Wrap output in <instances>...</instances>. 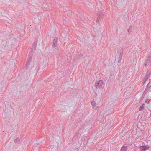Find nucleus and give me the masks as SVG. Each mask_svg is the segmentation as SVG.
Returning <instances> with one entry per match:
<instances>
[{
	"instance_id": "1",
	"label": "nucleus",
	"mask_w": 151,
	"mask_h": 151,
	"mask_svg": "<svg viewBox=\"0 0 151 151\" xmlns=\"http://www.w3.org/2000/svg\"><path fill=\"white\" fill-rule=\"evenodd\" d=\"M145 67H149L151 65V53L149 55L144 63Z\"/></svg>"
},
{
	"instance_id": "2",
	"label": "nucleus",
	"mask_w": 151,
	"mask_h": 151,
	"mask_svg": "<svg viewBox=\"0 0 151 151\" xmlns=\"http://www.w3.org/2000/svg\"><path fill=\"white\" fill-rule=\"evenodd\" d=\"M103 83V81L102 80H100L97 83L95 84V87L97 89H99L102 86Z\"/></svg>"
},
{
	"instance_id": "3",
	"label": "nucleus",
	"mask_w": 151,
	"mask_h": 151,
	"mask_svg": "<svg viewBox=\"0 0 151 151\" xmlns=\"http://www.w3.org/2000/svg\"><path fill=\"white\" fill-rule=\"evenodd\" d=\"M150 73L149 72L147 71V72L146 74L144 80L145 81L144 84L145 83V81H146L148 79V78L149 77L150 75Z\"/></svg>"
},
{
	"instance_id": "4",
	"label": "nucleus",
	"mask_w": 151,
	"mask_h": 151,
	"mask_svg": "<svg viewBox=\"0 0 151 151\" xmlns=\"http://www.w3.org/2000/svg\"><path fill=\"white\" fill-rule=\"evenodd\" d=\"M151 87V83H148V84H147V87H146L145 89V90L144 93H147L146 91H147V89H148V90H149L150 91H151L150 90V89L149 88Z\"/></svg>"
},
{
	"instance_id": "5",
	"label": "nucleus",
	"mask_w": 151,
	"mask_h": 151,
	"mask_svg": "<svg viewBox=\"0 0 151 151\" xmlns=\"http://www.w3.org/2000/svg\"><path fill=\"white\" fill-rule=\"evenodd\" d=\"M37 44V42L36 41L35 42L33 43V44L32 45V50H35L36 48Z\"/></svg>"
},
{
	"instance_id": "6",
	"label": "nucleus",
	"mask_w": 151,
	"mask_h": 151,
	"mask_svg": "<svg viewBox=\"0 0 151 151\" xmlns=\"http://www.w3.org/2000/svg\"><path fill=\"white\" fill-rule=\"evenodd\" d=\"M148 147L146 146H142L140 147V149L141 151H145L146 150H148L149 148Z\"/></svg>"
},
{
	"instance_id": "7",
	"label": "nucleus",
	"mask_w": 151,
	"mask_h": 151,
	"mask_svg": "<svg viewBox=\"0 0 151 151\" xmlns=\"http://www.w3.org/2000/svg\"><path fill=\"white\" fill-rule=\"evenodd\" d=\"M98 16L99 17H101V19L104 17V15L103 13L99 12L98 13Z\"/></svg>"
},
{
	"instance_id": "8",
	"label": "nucleus",
	"mask_w": 151,
	"mask_h": 151,
	"mask_svg": "<svg viewBox=\"0 0 151 151\" xmlns=\"http://www.w3.org/2000/svg\"><path fill=\"white\" fill-rule=\"evenodd\" d=\"M91 104L93 108V109H95L96 103L95 101H92L91 102Z\"/></svg>"
},
{
	"instance_id": "9",
	"label": "nucleus",
	"mask_w": 151,
	"mask_h": 151,
	"mask_svg": "<svg viewBox=\"0 0 151 151\" xmlns=\"http://www.w3.org/2000/svg\"><path fill=\"white\" fill-rule=\"evenodd\" d=\"M127 147L123 146L122 147L120 151H127Z\"/></svg>"
},
{
	"instance_id": "10",
	"label": "nucleus",
	"mask_w": 151,
	"mask_h": 151,
	"mask_svg": "<svg viewBox=\"0 0 151 151\" xmlns=\"http://www.w3.org/2000/svg\"><path fill=\"white\" fill-rule=\"evenodd\" d=\"M124 50L123 48L121 49L119 51V54L118 55H121V56H122V54L123 53Z\"/></svg>"
},
{
	"instance_id": "11",
	"label": "nucleus",
	"mask_w": 151,
	"mask_h": 151,
	"mask_svg": "<svg viewBox=\"0 0 151 151\" xmlns=\"http://www.w3.org/2000/svg\"><path fill=\"white\" fill-rule=\"evenodd\" d=\"M57 40L56 39H54L53 43V46H55L57 44Z\"/></svg>"
},
{
	"instance_id": "12",
	"label": "nucleus",
	"mask_w": 151,
	"mask_h": 151,
	"mask_svg": "<svg viewBox=\"0 0 151 151\" xmlns=\"http://www.w3.org/2000/svg\"><path fill=\"white\" fill-rule=\"evenodd\" d=\"M20 141V139L19 138H16L14 140V142L17 143H18Z\"/></svg>"
},
{
	"instance_id": "13",
	"label": "nucleus",
	"mask_w": 151,
	"mask_h": 151,
	"mask_svg": "<svg viewBox=\"0 0 151 151\" xmlns=\"http://www.w3.org/2000/svg\"><path fill=\"white\" fill-rule=\"evenodd\" d=\"M101 18L99 17V18H98L97 19V21H96V23L98 24H99L100 22V21H101Z\"/></svg>"
},
{
	"instance_id": "14",
	"label": "nucleus",
	"mask_w": 151,
	"mask_h": 151,
	"mask_svg": "<svg viewBox=\"0 0 151 151\" xmlns=\"http://www.w3.org/2000/svg\"><path fill=\"white\" fill-rule=\"evenodd\" d=\"M119 57L118 58V63H119L121 61L122 56H121V55H119Z\"/></svg>"
},
{
	"instance_id": "15",
	"label": "nucleus",
	"mask_w": 151,
	"mask_h": 151,
	"mask_svg": "<svg viewBox=\"0 0 151 151\" xmlns=\"http://www.w3.org/2000/svg\"><path fill=\"white\" fill-rule=\"evenodd\" d=\"M144 104H142V105H141L140 107H139V111H141L142 110V109L144 107Z\"/></svg>"
},
{
	"instance_id": "16",
	"label": "nucleus",
	"mask_w": 151,
	"mask_h": 151,
	"mask_svg": "<svg viewBox=\"0 0 151 151\" xmlns=\"http://www.w3.org/2000/svg\"><path fill=\"white\" fill-rule=\"evenodd\" d=\"M30 63V59H29V60L28 61V62L27 63V64H26V66L27 67V66L29 65Z\"/></svg>"
},
{
	"instance_id": "17",
	"label": "nucleus",
	"mask_w": 151,
	"mask_h": 151,
	"mask_svg": "<svg viewBox=\"0 0 151 151\" xmlns=\"http://www.w3.org/2000/svg\"><path fill=\"white\" fill-rule=\"evenodd\" d=\"M127 30H128V32L129 33V30H130V29L129 28L128 29H127Z\"/></svg>"
},
{
	"instance_id": "18",
	"label": "nucleus",
	"mask_w": 151,
	"mask_h": 151,
	"mask_svg": "<svg viewBox=\"0 0 151 151\" xmlns=\"http://www.w3.org/2000/svg\"><path fill=\"white\" fill-rule=\"evenodd\" d=\"M147 101H147V100L146 99V100H145V103H147Z\"/></svg>"
},
{
	"instance_id": "19",
	"label": "nucleus",
	"mask_w": 151,
	"mask_h": 151,
	"mask_svg": "<svg viewBox=\"0 0 151 151\" xmlns=\"http://www.w3.org/2000/svg\"><path fill=\"white\" fill-rule=\"evenodd\" d=\"M149 83H151V79L150 80Z\"/></svg>"
},
{
	"instance_id": "20",
	"label": "nucleus",
	"mask_w": 151,
	"mask_h": 151,
	"mask_svg": "<svg viewBox=\"0 0 151 151\" xmlns=\"http://www.w3.org/2000/svg\"><path fill=\"white\" fill-rule=\"evenodd\" d=\"M151 117V112L150 114V117Z\"/></svg>"
}]
</instances>
